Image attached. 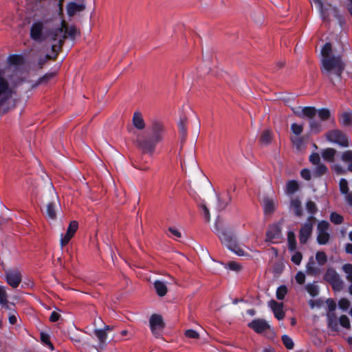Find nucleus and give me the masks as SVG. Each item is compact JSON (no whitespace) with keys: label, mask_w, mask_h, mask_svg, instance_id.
Returning a JSON list of instances; mask_svg holds the SVG:
<instances>
[{"label":"nucleus","mask_w":352,"mask_h":352,"mask_svg":"<svg viewBox=\"0 0 352 352\" xmlns=\"http://www.w3.org/2000/svg\"><path fill=\"white\" fill-rule=\"evenodd\" d=\"M332 51V46L330 43H326L322 48L321 54L323 56L322 60V67L321 71L335 84L332 74L335 75L336 78L341 80L342 74L344 69V64L340 56L329 57Z\"/></svg>","instance_id":"f257e3e1"},{"label":"nucleus","mask_w":352,"mask_h":352,"mask_svg":"<svg viewBox=\"0 0 352 352\" xmlns=\"http://www.w3.org/2000/svg\"><path fill=\"white\" fill-rule=\"evenodd\" d=\"M164 127L161 122L155 121L151 127L137 138L138 147L143 154L152 155L157 144L162 140Z\"/></svg>","instance_id":"f03ea898"},{"label":"nucleus","mask_w":352,"mask_h":352,"mask_svg":"<svg viewBox=\"0 0 352 352\" xmlns=\"http://www.w3.org/2000/svg\"><path fill=\"white\" fill-rule=\"evenodd\" d=\"M214 228L215 233L224 245L238 256L243 255L244 252L238 244L233 231L224 227L223 222L219 217L217 218Z\"/></svg>","instance_id":"7ed1b4c3"},{"label":"nucleus","mask_w":352,"mask_h":352,"mask_svg":"<svg viewBox=\"0 0 352 352\" xmlns=\"http://www.w3.org/2000/svg\"><path fill=\"white\" fill-rule=\"evenodd\" d=\"M76 32L77 30L74 25L68 28L64 21H62V27L54 28L49 31L50 38L55 42L51 47L52 52H54V58H57L66 38H74Z\"/></svg>","instance_id":"20e7f679"},{"label":"nucleus","mask_w":352,"mask_h":352,"mask_svg":"<svg viewBox=\"0 0 352 352\" xmlns=\"http://www.w3.org/2000/svg\"><path fill=\"white\" fill-rule=\"evenodd\" d=\"M299 118H309V129L311 132L318 133L322 130V126L320 121L316 120L315 116L317 109L314 107H304L300 112H294Z\"/></svg>","instance_id":"39448f33"},{"label":"nucleus","mask_w":352,"mask_h":352,"mask_svg":"<svg viewBox=\"0 0 352 352\" xmlns=\"http://www.w3.org/2000/svg\"><path fill=\"white\" fill-rule=\"evenodd\" d=\"M316 221V217H308L306 222L302 225L299 230V241L301 244L307 243L313 231V226Z\"/></svg>","instance_id":"423d86ee"},{"label":"nucleus","mask_w":352,"mask_h":352,"mask_svg":"<svg viewBox=\"0 0 352 352\" xmlns=\"http://www.w3.org/2000/svg\"><path fill=\"white\" fill-rule=\"evenodd\" d=\"M329 226V222L325 220L318 222L317 225L318 235L316 240L319 245H326L329 242L330 239V234L328 232Z\"/></svg>","instance_id":"0eeeda50"},{"label":"nucleus","mask_w":352,"mask_h":352,"mask_svg":"<svg viewBox=\"0 0 352 352\" xmlns=\"http://www.w3.org/2000/svg\"><path fill=\"white\" fill-rule=\"evenodd\" d=\"M327 140L336 143L342 147H347L349 146V138L347 135L342 131L338 129L330 131L327 134Z\"/></svg>","instance_id":"6e6552de"},{"label":"nucleus","mask_w":352,"mask_h":352,"mask_svg":"<svg viewBox=\"0 0 352 352\" xmlns=\"http://www.w3.org/2000/svg\"><path fill=\"white\" fill-rule=\"evenodd\" d=\"M324 278L334 290L340 291L342 288L343 282L335 270L328 269L324 274Z\"/></svg>","instance_id":"1a4fd4ad"},{"label":"nucleus","mask_w":352,"mask_h":352,"mask_svg":"<svg viewBox=\"0 0 352 352\" xmlns=\"http://www.w3.org/2000/svg\"><path fill=\"white\" fill-rule=\"evenodd\" d=\"M150 328L153 334L158 338L160 336V331L164 327V323L162 316L153 314L150 318Z\"/></svg>","instance_id":"9d476101"},{"label":"nucleus","mask_w":352,"mask_h":352,"mask_svg":"<svg viewBox=\"0 0 352 352\" xmlns=\"http://www.w3.org/2000/svg\"><path fill=\"white\" fill-rule=\"evenodd\" d=\"M78 228V223L76 221H72L69 226L67 229V232L65 235H61L60 240V246L65 247L67 245L69 241L72 239V238L74 236V234L76 233V230Z\"/></svg>","instance_id":"9b49d317"},{"label":"nucleus","mask_w":352,"mask_h":352,"mask_svg":"<svg viewBox=\"0 0 352 352\" xmlns=\"http://www.w3.org/2000/svg\"><path fill=\"white\" fill-rule=\"evenodd\" d=\"M248 327L253 329L256 333H263L265 331L270 329L269 323L264 319L256 318L252 320L248 324Z\"/></svg>","instance_id":"f8f14e48"},{"label":"nucleus","mask_w":352,"mask_h":352,"mask_svg":"<svg viewBox=\"0 0 352 352\" xmlns=\"http://www.w3.org/2000/svg\"><path fill=\"white\" fill-rule=\"evenodd\" d=\"M43 28V23L41 21L34 22L30 28V37L36 41H42Z\"/></svg>","instance_id":"ddd939ff"},{"label":"nucleus","mask_w":352,"mask_h":352,"mask_svg":"<svg viewBox=\"0 0 352 352\" xmlns=\"http://www.w3.org/2000/svg\"><path fill=\"white\" fill-rule=\"evenodd\" d=\"M6 281L12 287L16 288L21 282V275L16 270H9L6 272Z\"/></svg>","instance_id":"4468645a"},{"label":"nucleus","mask_w":352,"mask_h":352,"mask_svg":"<svg viewBox=\"0 0 352 352\" xmlns=\"http://www.w3.org/2000/svg\"><path fill=\"white\" fill-rule=\"evenodd\" d=\"M281 237V229L278 225L270 226L266 232V241L274 243V240H278Z\"/></svg>","instance_id":"2eb2a0df"},{"label":"nucleus","mask_w":352,"mask_h":352,"mask_svg":"<svg viewBox=\"0 0 352 352\" xmlns=\"http://www.w3.org/2000/svg\"><path fill=\"white\" fill-rule=\"evenodd\" d=\"M270 305L273 311L274 317L278 320H283L285 318V312L283 311V304L282 302H278L274 300H272L270 302Z\"/></svg>","instance_id":"dca6fc26"},{"label":"nucleus","mask_w":352,"mask_h":352,"mask_svg":"<svg viewBox=\"0 0 352 352\" xmlns=\"http://www.w3.org/2000/svg\"><path fill=\"white\" fill-rule=\"evenodd\" d=\"M85 8L84 3L78 4L74 1H70L67 5V13L69 16L72 17L76 13L84 11Z\"/></svg>","instance_id":"f3484780"},{"label":"nucleus","mask_w":352,"mask_h":352,"mask_svg":"<svg viewBox=\"0 0 352 352\" xmlns=\"http://www.w3.org/2000/svg\"><path fill=\"white\" fill-rule=\"evenodd\" d=\"M290 209L293 211L294 215L300 217L303 214L302 204L298 198L292 199L290 202Z\"/></svg>","instance_id":"a211bd4d"},{"label":"nucleus","mask_w":352,"mask_h":352,"mask_svg":"<svg viewBox=\"0 0 352 352\" xmlns=\"http://www.w3.org/2000/svg\"><path fill=\"white\" fill-rule=\"evenodd\" d=\"M186 124L187 118L185 116H181L178 123V131L182 142H184L187 136Z\"/></svg>","instance_id":"6ab92c4d"},{"label":"nucleus","mask_w":352,"mask_h":352,"mask_svg":"<svg viewBox=\"0 0 352 352\" xmlns=\"http://www.w3.org/2000/svg\"><path fill=\"white\" fill-rule=\"evenodd\" d=\"M327 327L328 328L333 332H337L339 331L338 328V322L337 320V317L335 313H328L327 315Z\"/></svg>","instance_id":"aec40b11"},{"label":"nucleus","mask_w":352,"mask_h":352,"mask_svg":"<svg viewBox=\"0 0 352 352\" xmlns=\"http://www.w3.org/2000/svg\"><path fill=\"white\" fill-rule=\"evenodd\" d=\"M306 272L308 275L316 276L320 273V269L316 266L314 258H309V261L306 265Z\"/></svg>","instance_id":"412c9836"},{"label":"nucleus","mask_w":352,"mask_h":352,"mask_svg":"<svg viewBox=\"0 0 352 352\" xmlns=\"http://www.w3.org/2000/svg\"><path fill=\"white\" fill-rule=\"evenodd\" d=\"M132 121H133V126L137 129L142 130V129H144L145 122H144V118L142 117V115L140 112L135 111L133 113Z\"/></svg>","instance_id":"4be33fe9"},{"label":"nucleus","mask_w":352,"mask_h":352,"mask_svg":"<svg viewBox=\"0 0 352 352\" xmlns=\"http://www.w3.org/2000/svg\"><path fill=\"white\" fill-rule=\"evenodd\" d=\"M272 140V132L270 129L264 130L258 139L259 142L264 146L269 145Z\"/></svg>","instance_id":"5701e85b"},{"label":"nucleus","mask_w":352,"mask_h":352,"mask_svg":"<svg viewBox=\"0 0 352 352\" xmlns=\"http://www.w3.org/2000/svg\"><path fill=\"white\" fill-rule=\"evenodd\" d=\"M154 288L159 296H164L168 291L166 285L164 282L157 280L153 283Z\"/></svg>","instance_id":"b1692460"},{"label":"nucleus","mask_w":352,"mask_h":352,"mask_svg":"<svg viewBox=\"0 0 352 352\" xmlns=\"http://www.w3.org/2000/svg\"><path fill=\"white\" fill-rule=\"evenodd\" d=\"M263 212L265 214H272L275 210L274 202L272 199L265 197L263 202Z\"/></svg>","instance_id":"393cba45"},{"label":"nucleus","mask_w":352,"mask_h":352,"mask_svg":"<svg viewBox=\"0 0 352 352\" xmlns=\"http://www.w3.org/2000/svg\"><path fill=\"white\" fill-rule=\"evenodd\" d=\"M336 153V149L333 148H327L322 151L321 155L325 161L333 162L334 161Z\"/></svg>","instance_id":"a878e982"},{"label":"nucleus","mask_w":352,"mask_h":352,"mask_svg":"<svg viewBox=\"0 0 352 352\" xmlns=\"http://www.w3.org/2000/svg\"><path fill=\"white\" fill-rule=\"evenodd\" d=\"M8 63L10 65H21L24 63V58L21 54H12L8 56Z\"/></svg>","instance_id":"bb28decb"},{"label":"nucleus","mask_w":352,"mask_h":352,"mask_svg":"<svg viewBox=\"0 0 352 352\" xmlns=\"http://www.w3.org/2000/svg\"><path fill=\"white\" fill-rule=\"evenodd\" d=\"M305 208L309 214V217H315V214L318 212V207L316 203L311 200H308L305 204Z\"/></svg>","instance_id":"cd10ccee"},{"label":"nucleus","mask_w":352,"mask_h":352,"mask_svg":"<svg viewBox=\"0 0 352 352\" xmlns=\"http://www.w3.org/2000/svg\"><path fill=\"white\" fill-rule=\"evenodd\" d=\"M287 243L289 251H294L296 249V236L294 232L289 231L287 234Z\"/></svg>","instance_id":"c85d7f7f"},{"label":"nucleus","mask_w":352,"mask_h":352,"mask_svg":"<svg viewBox=\"0 0 352 352\" xmlns=\"http://www.w3.org/2000/svg\"><path fill=\"white\" fill-rule=\"evenodd\" d=\"M341 159L344 162H348V170L352 173V151L348 150L342 153Z\"/></svg>","instance_id":"c756f323"},{"label":"nucleus","mask_w":352,"mask_h":352,"mask_svg":"<svg viewBox=\"0 0 352 352\" xmlns=\"http://www.w3.org/2000/svg\"><path fill=\"white\" fill-rule=\"evenodd\" d=\"M340 123L344 126L352 125V113L351 112H344L340 116Z\"/></svg>","instance_id":"7c9ffc66"},{"label":"nucleus","mask_w":352,"mask_h":352,"mask_svg":"<svg viewBox=\"0 0 352 352\" xmlns=\"http://www.w3.org/2000/svg\"><path fill=\"white\" fill-rule=\"evenodd\" d=\"M328 172L327 167L324 164H320L316 165L314 169L313 173L314 177H319L325 175Z\"/></svg>","instance_id":"2f4dec72"},{"label":"nucleus","mask_w":352,"mask_h":352,"mask_svg":"<svg viewBox=\"0 0 352 352\" xmlns=\"http://www.w3.org/2000/svg\"><path fill=\"white\" fill-rule=\"evenodd\" d=\"M299 188V185L297 181L296 180H289L287 183L286 190L287 192L289 195H292L295 193Z\"/></svg>","instance_id":"473e14b6"},{"label":"nucleus","mask_w":352,"mask_h":352,"mask_svg":"<svg viewBox=\"0 0 352 352\" xmlns=\"http://www.w3.org/2000/svg\"><path fill=\"white\" fill-rule=\"evenodd\" d=\"M45 213L47 216L52 219H54L56 218V214L55 210V203L54 201H50L47 204Z\"/></svg>","instance_id":"72a5a7b5"},{"label":"nucleus","mask_w":352,"mask_h":352,"mask_svg":"<svg viewBox=\"0 0 352 352\" xmlns=\"http://www.w3.org/2000/svg\"><path fill=\"white\" fill-rule=\"evenodd\" d=\"M94 334L98 338L100 344H103L106 342L107 334L105 329H95Z\"/></svg>","instance_id":"f704fd0d"},{"label":"nucleus","mask_w":352,"mask_h":352,"mask_svg":"<svg viewBox=\"0 0 352 352\" xmlns=\"http://www.w3.org/2000/svg\"><path fill=\"white\" fill-rule=\"evenodd\" d=\"M287 287L285 285H282L279 286L276 292V297L278 300H282L285 298L286 294H287Z\"/></svg>","instance_id":"c9c22d12"},{"label":"nucleus","mask_w":352,"mask_h":352,"mask_svg":"<svg viewBox=\"0 0 352 352\" xmlns=\"http://www.w3.org/2000/svg\"><path fill=\"white\" fill-rule=\"evenodd\" d=\"M329 218H330V221L336 225H340V224L342 223V222L344 221L343 216L336 212H332L330 214Z\"/></svg>","instance_id":"e433bc0d"},{"label":"nucleus","mask_w":352,"mask_h":352,"mask_svg":"<svg viewBox=\"0 0 352 352\" xmlns=\"http://www.w3.org/2000/svg\"><path fill=\"white\" fill-rule=\"evenodd\" d=\"M318 117L321 121H326L329 120L331 116L330 111L327 108H322L317 111Z\"/></svg>","instance_id":"4c0bfd02"},{"label":"nucleus","mask_w":352,"mask_h":352,"mask_svg":"<svg viewBox=\"0 0 352 352\" xmlns=\"http://www.w3.org/2000/svg\"><path fill=\"white\" fill-rule=\"evenodd\" d=\"M316 259L319 265H324L327 261V256L324 252L320 251L316 254Z\"/></svg>","instance_id":"58836bf2"},{"label":"nucleus","mask_w":352,"mask_h":352,"mask_svg":"<svg viewBox=\"0 0 352 352\" xmlns=\"http://www.w3.org/2000/svg\"><path fill=\"white\" fill-rule=\"evenodd\" d=\"M281 340L285 348L287 349H292L294 348V343L288 335L285 334L282 336Z\"/></svg>","instance_id":"ea45409f"},{"label":"nucleus","mask_w":352,"mask_h":352,"mask_svg":"<svg viewBox=\"0 0 352 352\" xmlns=\"http://www.w3.org/2000/svg\"><path fill=\"white\" fill-rule=\"evenodd\" d=\"M291 142H292L293 145L296 146V148L298 150L301 149L302 146L305 141V138L303 136L302 137H291L290 138Z\"/></svg>","instance_id":"a19ab883"},{"label":"nucleus","mask_w":352,"mask_h":352,"mask_svg":"<svg viewBox=\"0 0 352 352\" xmlns=\"http://www.w3.org/2000/svg\"><path fill=\"white\" fill-rule=\"evenodd\" d=\"M306 290L312 297H315L318 294V286L314 284H307L306 285Z\"/></svg>","instance_id":"79ce46f5"},{"label":"nucleus","mask_w":352,"mask_h":352,"mask_svg":"<svg viewBox=\"0 0 352 352\" xmlns=\"http://www.w3.org/2000/svg\"><path fill=\"white\" fill-rule=\"evenodd\" d=\"M132 165L134 168L141 170H148L149 169V166L145 162L141 163L140 160L132 161Z\"/></svg>","instance_id":"37998d69"},{"label":"nucleus","mask_w":352,"mask_h":352,"mask_svg":"<svg viewBox=\"0 0 352 352\" xmlns=\"http://www.w3.org/2000/svg\"><path fill=\"white\" fill-rule=\"evenodd\" d=\"M343 271L346 274V279L352 283V264L346 263L342 266Z\"/></svg>","instance_id":"c03bdc74"},{"label":"nucleus","mask_w":352,"mask_h":352,"mask_svg":"<svg viewBox=\"0 0 352 352\" xmlns=\"http://www.w3.org/2000/svg\"><path fill=\"white\" fill-rule=\"evenodd\" d=\"M340 192L343 195H347L349 193V187L347 181L342 178L339 183Z\"/></svg>","instance_id":"a18cd8bd"},{"label":"nucleus","mask_w":352,"mask_h":352,"mask_svg":"<svg viewBox=\"0 0 352 352\" xmlns=\"http://www.w3.org/2000/svg\"><path fill=\"white\" fill-rule=\"evenodd\" d=\"M350 301L346 298H342L338 301V307L342 311H346L350 307Z\"/></svg>","instance_id":"49530a36"},{"label":"nucleus","mask_w":352,"mask_h":352,"mask_svg":"<svg viewBox=\"0 0 352 352\" xmlns=\"http://www.w3.org/2000/svg\"><path fill=\"white\" fill-rule=\"evenodd\" d=\"M291 131L296 136L300 135L303 131V126L302 124H298L293 123L291 125Z\"/></svg>","instance_id":"de8ad7c7"},{"label":"nucleus","mask_w":352,"mask_h":352,"mask_svg":"<svg viewBox=\"0 0 352 352\" xmlns=\"http://www.w3.org/2000/svg\"><path fill=\"white\" fill-rule=\"evenodd\" d=\"M340 324L346 329L351 328V323L349 318L346 315H342L339 318Z\"/></svg>","instance_id":"09e8293b"},{"label":"nucleus","mask_w":352,"mask_h":352,"mask_svg":"<svg viewBox=\"0 0 352 352\" xmlns=\"http://www.w3.org/2000/svg\"><path fill=\"white\" fill-rule=\"evenodd\" d=\"M41 340L42 342L47 345L51 350H54V346L50 342V336L48 334L43 332L41 333Z\"/></svg>","instance_id":"8fccbe9b"},{"label":"nucleus","mask_w":352,"mask_h":352,"mask_svg":"<svg viewBox=\"0 0 352 352\" xmlns=\"http://www.w3.org/2000/svg\"><path fill=\"white\" fill-rule=\"evenodd\" d=\"M320 16L324 21H329V8L323 5L322 8L318 9Z\"/></svg>","instance_id":"3c124183"},{"label":"nucleus","mask_w":352,"mask_h":352,"mask_svg":"<svg viewBox=\"0 0 352 352\" xmlns=\"http://www.w3.org/2000/svg\"><path fill=\"white\" fill-rule=\"evenodd\" d=\"M54 55L51 56L50 54H46L44 56L40 57L38 60V65L39 67L42 68L43 66L45 64V63L50 59L56 60V58H54Z\"/></svg>","instance_id":"603ef678"},{"label":"nucleus","mask_w":352,"mask_h":352,"mask_svg":"<svg viewBox=\"0 0 352 352\" xmlns=\"http://www.w3.org/2000/svg\"><path fill=\"white\" fill-rule=\"evenodd\" d=\"M328 6L330 8L331 10L332 11L334 18H336L338 21H341L342 19V16L340 13L339 9L336 6H333L331 4H328Z\"/></svg>","instance_id":"864d4df0"},{"label":"nucleus","mask_w":352,"mask_h":352,"mask_svg":"<svg viewBox=\"0 0 352 352\" xmlns=\"http://www.w3.org/2000/svg\"><path fill=\"white\" fill-rule=\"evenodd\" d=\"M309 161L314 165H318L320 163V157L318 153H313L309 156Z\"/></svg>","instance_id":"5fc2aeb1"},{"label":"nucleus","mask_w":352,"mask_h":352,"mask_svg":"<svg viewBox=\"0 0 352 352\" xmlns=\"http://www.w3.org/2000/svg\"><path fill=\"white\" fill-rule=\"evenodd\" d=\"M252 18L258 25H260L263 21V15L261 12H255L252 15Z\"/></svg>","instance_id":"6e6d98bb"},{"label":"nucleus","mask_w":352,"mask_h":352,"mask_svg":"<svg viewBox=\"0 0 352 352\" xmlns=\"http://www.w3.org/2000/svg\"><path fill=\"white\" fill-rule=\"evenodd\" d=\"M302 258V255L301 252H296L294 255H292L291 260L296 265H300Z\"/></svg>","instance_id":"4d7b16f0"},{"label":"nucleus","mask_w":352,"mask_h":352,"mask_svg":"<svg viewBox=\"0 0 352 352\" xmlns=\"http://www.w3.org/2000/svg\"><path fill=\"white\" fill-rule=\"evenodd\" d=\"M300 176L305 180L309 181L311 178V172L308 168H303L300 171Z\"/></svg>","instance_id":"13d9d810"},{"label":"nucleus","mask_w":352,"mask_h":352,"mask_svg":"<svg viewBox=\"0 0 352 352\" xmlns=\"http://www.w3.org/2000/svg\"><path fill=\"white\" fill-rule=\"evenodd\" d=\"M185 336L189 338L197 339L199 337V333L193 329H188L185 332Z\"/></svg>","instance_id":"bf43d9fd"},{"label":"nucleus","mask_w":352,"mask_h":352,"mask_svg":"<svg viewBox=\"0 0 352 352\" xmlns=\"http://www.w3.org/2000/svg\"><path fill=\"white\" fill-rule=\"evenodd\" d=\"M326 302H327L329 313H333V311L336 309V302L333 299L329 298L327 300Z\"/></svg>","instance_id":"052dcab7"},{"label":"nucleus","mask_w":352,"mask_h":352,"mask_svg":"<svg viewBox=\"0 0 352 352\" xmlns=\"http://www.w3.org/2000/svg\"><path fill=\"white\" fill-rule=\"evenodd\" d=\"M226 267H228L230 270L236 271V272L239 271L241 269V266L237 263H236L234 261L229 262L226 265Z\"/></svg>","instance_id":"680f3d73"},{"label":"nucleus","mask_w":352,"mask_h":352,"mask_svg":"<svg viewBox=\"0 0 352 352\" xmlns=\"http://www.w3.org/2000/svg\"><path fill=\"white\" fill-rule=\"evenodd\" d=\"M7 298L8 296L5 288L2 286H0V304L7 302Z\"/></svg>","instance_id":"e2e57ef3"},{"label":"nucleus","mask_w":352,"mask_h":352,"mask_svg":"<svg viewBox=\"0 0 352 352\" xmlns=\"http://www.w3.org/2000/svg\"><path fill=\"white\" fill-rule=\"evenodd\" d=\"M56 76V72H51L45 74L41 78H39L38 82L39 83H42L43 82H47L48 80L52 79Z\"/></svg>","instance_id":"0e129e2a"},{"label":"nucleus","mask_w":352,"mask_h":352,"mask_svg":"<svg viewBox=\"0 0 352 352\" xmlns=\"http://www.w3.org/2000/svg\"><path fill=\"white\" fill-rule=\"evenodd\" d=\"M295 278H296V282L300 284V285H302L305 283V275L303 272H298L296 274V276H295Z\"/></svg>","instance_id":"69168bd1"},{"label":"nucleus","mask_w":352,"mask_h":352,"mask_svg":"<svg viewBox=\"0 0 352 352\" xmlns=\"http://www.w3.org/2000/svg\"><path fill=\"white\" fill-rule=\"evenodd\" d=\"M202 210H203V214L204 217V219L206 221L209 222L210 220V214L208 208L207 206L204 204L201 206Z\"/></svg>","instance_id":"338daca9"},{"label":"nucleus","mask_w":352,"mask_h":352,"mask_svg":"<svg viewBox=\"0 0 352 352\" xmlns=\"http://www.w3.org/2000/svg\"><path fill=\"white\" fill-rule=\"evenodd\" d=\"M60 318V315L58 313L52 311L50 317V320L51 322H56L59 320Z\"/></svg>","instance_id":"774afa93"}]
</instances>
